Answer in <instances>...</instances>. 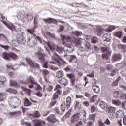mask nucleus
Listing matches in <instances>:
<instances>
[{
  "mask_svg": "<svg viewBox=\"0 0 126 126\" xmlns=\"http://www.w3.org/2000/svg\"><path fill=\"white\" fill-rule=\"evenodd\" d=\"M47 46L54 54L51 57V60L55 61L56 63H57L59 64V66L63 65L64 63H66L65 61H63V59L60 57V55H59V54L55 52V51H56L59 54H62V53H63V48L57 45H55L53 43H50L49 42L48 43Z\"/></svg>",
  "mask_w": 126,
  "mask_h": 126,
  "instance_id": "f257e3e1",
  "label": "nucleus"
},
{
  "mask_svg": "<svg viewBox=\"0 0 126 126\" xmlns=\"http://www.w3.org/2000/svg\"><path fill=\"white\" fill-rule=\"evenodd\" d=\"M60 37L62 41L63 45L65 47L63 49L64 53L66 54H70L71 53H72V52H73V46L71 44H67V43L71 41V37L67 35H61ZM64 41H67V43L65 42Z\"/></svg>",
  "mask_w": 126,
  "mask_h": 126,
  "instance_id": "f03ea898",
  "label": "nucleus"
},
{
  "mask_svg": "<svg viewBox=\"0 0 126 126\" xmlns=\"http://www.w3.org/2000/svg\"><path fill=\"white\" fill-rule=\"evenodd\" d=\"M17 18L19 19V20H21L22 22H27L29 21H32V14L28 13L25 14V12H18L17 15Z\"/></svg>",
  "mask_w": 126,
  "mask_h": 126,
  "instance_id": "7ed1b4c3",
  "label": "nucleus"
},
{
  "mask_svg": "<svg viewBox=\"0 0 126 126\" xmlns=\"http://www.w3.org/2000/svg\"><path fill=\"white\" fill-rule=\"evenodd\" d=\"M8 102L10 107L12 109H16L21 105V100L15 96L9 97Z\"/></svg>",
  "mask_w": 126,
  "mask_h": 126,
  "instance_id": "20e7f679",
  "label": "nucleus"
},
{
  "mask_svg": "<svg viewBox=\"0 0 126 126\" xmlns=\"http://www.w3.org/2000/svg\"><path fill=\"white\" fill-rule=\"evenodd\" d=\"M70 105H71V97L68 96L66 98V104L65 102H63L61 105V109L62 111V114H63L65 112V109L70 107Z\"/></svg>",
  "mask_w": 126,
  "mask_h": 126,
  "instance_id": "39448f33",
  "label": "nucleus"
},
{
  "mask_svg": "<svg viewBox=\"0 0 126 126\" xmlns=\"http://www.w3.org/2000/svg\"><path fill=\"white\" fill-rule=\"evenodd\" d=\"M2 57L4 60L9 61L10 59H13V60H16L18 56L14 53H8L6 52H4L2 54Z\"/></svg>",
  "mask_w": 126,
  "mask_h": 126,
  "instance_id": "423d86ee",
  "label": "nucleus"
},
{
  "mask_svg": "<svg viewBox=\"0 0 126 126\" xmlns=\"http://www.w3.org/2000/svg\"><path fill=\"white\" fill-rule=\"evenodd\" d=\"M79 49L81 52H88V51H90V44L89 43H84L83 46L79 48Z\"/></svg>",
  "mask_w": 126,
  "mask_h": 126,
  "instance_id": "0eeeda50",
  "label": "nucleus"
},
{
  "mask_svg": "<svg viewBox=\"0 0 126 126\" xmlns=\"http://www.w3.org/2000/svg\"><path fill=\"white\" fill-rule=\"evenodd\" d=\"M81 117V114L78 113L77 114H74L71 118L72 124H77V123L79 121V118Z\"/></svg>",
  "mask_w": 126,
  "mask_h": 126,
  "instance_id": "6e6552de",
  "label": "nucleus"
},
{
  "mask_svg": "<svg viewBox=\"0 0 126 126\" xmlns=\"http://www.w3.org/2000/svg\"><path fill=\"white\" fill-rule=\"evenodd\" d=\"M44 20L45 23H48L49 24H51V23H53V24H58V20L53 18H49L48 19H44Z\"/></svg>",
  "mask_w": 126,
  "mask_h": 126,
  "instance_id": "1a4fd4ad",
  "label": "nucleus"
},
{
  "mask_svg": "<svg viewBox=\"0 0 126 126\" xmlns=\"http://www.w3.org/2000/svg\"><path fill=\"white\" fill-rule=\"evenodd\" d=\"M104 31H106L105 29H102L101 28H97L94 31L95 33L97 36H101V35H103V33Z\"/></svg>",
  "mask_w": 126,
  "mask_h": 126,
  "instance_id": "9d476101",
  "label": "nucleus"
},
{
  "mask_svg": "<svg viewBox=\"0 0 126 126\" xmlns=\"http://www.w3.org/2000/svg\"><path fill=\"white\" fill-rule=\"evenodd\" d=\"M67 76L70 78L71 82V85L74 86L75 84V75L74 74H67Z\"/></svg>",
  "mask_w": 126,
  "mask_h": 126,
  "instance_id": "9b49d317",
  "label": "nucleus"
},
{
  "mask_svg": "<svg viewBox=\"0 0 126 126\" xmlns=\"http://www.w3.org/2000/svg\"><path fill=\"white\" fill-rule=\"evenodd\" d=\"M35 126H45V121H40L39 120H34L33 121Z\"/></svg>",
  "mask_w": 126,
  "mask_h": 126,
  "instance_id": "f8f14e48",
  "label": "nucleus"
},
{
  "mask_svg": "<svg viewBox=\"0 0 126 126\" xmlns=\"http://www.w3.org/2000/svg\"><path fill=\"white\" fill-rule=\"evenodd\" d=\"M47 120L49 123H52V124L57 122V119H56L55 115L54 114H51L50 116H48Z\"/></svg>",
  "mask_w": 126,
  "mask_h": 126,
  "instance_id": "ddd939ff",
  "label": "nucleus"
},
{
  "mask_svg": "<svg viewBox=\"0 0 126 126\" xmlns=\"http://www.w3.org/2000/svg\"><path fill=\"white\" fill-rule=\"evenodd\" d=\"M100 108H102L103 110H106L108 108V104L104 101L99 100L98 102Z\"/></svg>",
  "mask_w": 126,
  "mask_h": 126,
  "instance_id": "4468645a",
  "label": "nucleus"
},
{
  "mask_svg": "<svg viewBox=\"0 0 126 126\" xmlns=\"http://www.w3.org/2000/svg\"><path fill=\"white\" fill-rule=\"evenodd\" d=\"M2 22H3V23L6 25V26H7V27L10 29V30H14V29H15V27H14V25H13V24H12V23H9L8 24L7 23H6L5 21H1Z\"/></svg>",
  "mask_w": 126,
  "mask_h": 126,
  "instance_id": "2eb2a0df",
  "label": "nucleus"
},
{
  "mask_svg": "<svg viewBox=\"0 0 126 126\" xmlns=\"http://www.w3.org/2000/svg\"><path fill=\"white\" fill-rule=\"evenodd\" d=\"M110 37H111V33H107L104 34L102 36V40H104V43H106V42H108V41H111V39H110Z\"/></svg>",
  "mask_w": 126,
  "mask_h": 126,
  "instance_id": "dca6fc26",
  "label": "nucleus"
},
{
  "mask_svg": "<svg viewBox=\"0 0 126 126\" xmlns=\"http://www.w3.org/2000/svg\"><path fill=\"white\" fill-rule=\"evenodd\" d=\"M38 56L39 58V60L42 62H45L46 59H45V57H46V54L42 53L41 52H39L38 53Z\"/></svg>",
  "mask_w": 126,
  "mask_h": 126,
  "instance_id": "f3484780",
  "label": "nucleus"
},
{
  "mask_svg": "<svg viewBox=\"0 0 126 126\" xmlns=\"http://www.w3.org/2000/svg\"><path fill=\"white\" fill-rule=\"evenodd\" d=\"M59 82L60 84H61V85H63L64 87L67 85V80H66L65 78H63L59 80Z\"/></svg>",
  "mask_w": 126,
  "mask_h": 126,
  "instance_id": "a211bd4d",
  "label": "nucleus"
},
{
  "mask_svg": "<svg viewBox=\"0 0 126 126\" xmlns=\"http://www.w3.org/2000/svg\"><path fill=\"white\" fill-rule=\"evenodd\" d=\"M17 41L18 44H25V38H24L22 35L18 37L17 38Z\"/></svg>",
  "mask_w": 126,
  "mask_h": 126,
  "instance_id": "6ab92c4d",
  "label": "nucleus"
},
{
  "mask_svg": "<svg viewBox=\"0 0 126 126\" xmlns=\"http://www.w3.org/2000/svg\"><path fill=\"white\" fill-rule=\"evenodd\" d=\"M7 94L5 93H0V102H2L6 99Z\"/></svg>",
  "mask_w": 126,
  "mask_h": 126,
  "instance_id": "aec40b11",
  "label": "nucleus"
},
{
  "mask_svg": "<svg viewBox=\"0 0 126 126\" xmlns=\"http://www.w3.org/2000/svg\"><path fill=\"white\" fill-rule=\"evenodd\" d=\"M122 59V56L120 54H115L112 58V61L116 62L119 60Z\"/></svg>",
  "mask_w": 126,
  "mask_h": 126,
  "instance_id": "412c9836",
  "label": "nucleus"
},
{
  "mask_svg": "<svg viewBox=\"0 0 126 126\" xmlns=\"http://www.w3.org/2000/svg\"><path fill=\"white\" fill-rule=\"evenodd\" d=\"M101 51L104 53H107L108 55L110 56L111 55V52H110V47H103L101 48Z\"/></svg>",
  "mask_w": 126,
  "mask_h": 126,
  "instance_id": "4be33fe9",
  "label": "nucleus"
},
{
  "mask_svg": "<svg viewBox=\"0 0 126 126\" xmlns=\"http://www.w3.org/2000/svg\"><path fill=\"white\" fill-rule=\"evenodd\" d=\"M64 76V73L63 71H58L56 73V77L58 79L62 78Z\"/></svg>",
  "mask_w": 126,
  "mask_h": 126,
  "instance_id": "5701e85b",
  "label": "nucleus"
},
{
  "mask_svg": "<svg viewBox=\"0 0 126 126\" xmlns=\"http://www.w3.org/2000/svg\"><path fill=\"white\" fill-rule=\"evenodd\" d=\"M116 29V26L113 25L108 26V27L105 29V31L106 32H112L113 30H115Z\"/></svg>",
  "mask_w": 126,
  "mask_h": 126,
  "instance_id": "b1692460",
  "label": "nucleus"
},
{
  "mask_svg": "<svg viewBox=\"0 0 126 126\" xmlns=\"http://www.w3.org/2000/svg\"><path fill=\"white\" fill-rule=\"evenodd\" d=\"M78 5L79 6H76V7H79L80 8H81V7H88V6L85 5V4L83 3H74L73 4V5Z\"/></svg>",
  "mask_w": 126,
  "mask_h": 126,
  "instance_id": "393cba45",
  "label": "nucleus"
},
{
  "mask_svg": "<svg viewBox=\"0 0 126 126\" xmlns=\"http://www.w3.org/2000/svg\"><path fill=\"white\" fill-rule=\"evenodd\" d=\"M83 39L82 38H77L75 41V46H80L82 43Z\"/></svg>",
  "mask_w": 126,
  "mask_h": 126,
  "instance_id": "a878e982",
  "label": "nucleus"
},
{
  "mask_svg": "<svg viewBox=\"0 0 126 126\" xmlns=\"http://www.w3.org/2000/svg\"><path fill=\"white\" fill-rule=\"evenodd\" d=\"M92 89L95 93H99L100 92V88L98 86L94 85L92 86Z\"/></svg>",
  "mask_w": 126,
  "mask_h": 126,
  "instance_id": "bb28decb",
  "label": "nucleus"
},
{
  "mask_svg": "<svg viewBox=\"0 0 126 126\" xmlns=\"http://www.w3.org/2000/svg\"><path fill=\"white\" fill-rule=\"evenodd\" d=\"M116 115L118 118H122L124 117V112L122 110H119L117 111Z\"/></svg>",
  "mask_w": 126,
  "mask_h": 126,
  "instance_id": "cd10ccee",
  "label": "nucleus"
},
{
  "mask_svg": "<svg viewBox=\"0 0 126 126\" xmlns=\"http://www.w3.org/2000/svg\"><path fill=\"white\" fill-rule=\"evenodd\" d=\"M115 37H117L119 39H121L122 36H123V32L121 31H118L114 33Z\"/></svg>",
  "mask_w": 126,
  "mask_h": 126,
  "instance_id": "c85d7f7f",
  "label": "nucleus"
},
{
  "mask_svg": "<svg viewBox=\"0 0 126 126\" xmlns=\"http://www.w3.org/2000/svg\"><path fill=\"white\" fill-rule=\"evenodd\" d=\"M0 40L4 41V42H8V39H7V37H6V36H5V35L3 34H0Z\"/></svg>",
  "mask_w": 126,
  "mask_h": 126,
  "instance_id": "c756f323",
  "label": "nucleus"
},
{
  "mask_svg": "<svg viewBox=\"0 0 126 126\" xmlns=\"http://www.w3.org/2000/svg\"><path fill=\"white\" fill-rule=\"evenodd\" d=\"M72 34L76 36V37H78V36H81L82 35V32L78 31H74L72 32Z\"/></svg>",
  "mask_w": 126,
  "mask_h": 126,
  "instance_id": "7c9ffc66",
  "label": "nucleus"
},
{
  "mask_svg": "<svg viewBox=\"0 0 126 126\" xmlns=\"http://www.w3.org/2000/svg\"><path fill=\"white\" fill-rule=\"evenodd\" d=\"M22 89L24 92L27 93L28 96H30V93H31V91L29 89L26 88L25 87H22Z\"/></svg>",
  "mask_w": 126,
  "mask_h": 126,
  "instance_id": "2f4dec72",
  "label": "nucleus"
},
{
  "mask_svg": "<svg viewBox=\"0 0 126 126\" xmlns=\"http://www.w3.org/2000/svg\"><path fill=\"white\" fill-rule=\"evenodd\" d=\"M107 112L109 113H115V112H116V108L110 106L108 108Z\"/></svg>",
  "mask_w": 126,
  "mask_h": 126,
  "instance_id": "473e14b6",
  "label": "nucleus"
},
{
  "mask_svg": "<svg viewBox=\"0 0 126 126\" xmlns=\"http://www.w3.org/2000/svg\"><path fill=\"white\" fill-rule=\"evenodd\" d=\"M112 103L113 104V105H115L116 106H120L122 102L119 100H112Z\"/></svg>",
  "mask_w": 126,
  "mask_h": 126,
  "instance_id": "72a5a7b5",
  "label": "nucleus"
},
{
  "mask_svg": "<svg viewBox=\"0 0 126 126\" xmlns=\"http://www.w3.org/2000/svg\"><path fill=\"white\" fill-rule=\"evenodd\" d=\"M7 92H9V93H13V94H16L17 93V91L13 89H8L6 90Z\"/></svg>",
  "mask_w": 126,
  "mask_h": 126,
  "instance_id": "f704fd0d",
  "label": "nucleus"
},
{
  "mask_svg": "<svg viewBox=\"0 0 126 126\" xmlns=\"http://www.w3.org/2000/svg\"><path fill=\"white\" fill-rule=\"evenodd\" d=\"M98 95H94L90 98L91 103H95V101H96Z\"/></svg>",
  "mask_w": 126,
  "mask_h": 126,
  "instance_id": "c9c22d12",
  "label": "nucleus"
},
{
  "mask_svg": "<svg viewBox=\"0 0 126 126\" xmlns=\"http://www.w3.org/2000/svg\"><path fill=\"white\" fill-rule=\"evenodd\" d=\"M31 105V102L27 99L26 98L25 99V102H24V106L25 107H28L29 106H30Z\"/></svg>",
  "mask_w": 126,
  "mask_h": 126,
  "instance_id": "e433bc0d",
  "label": "nucleus"
},
{
  "mask_svg": "<svg viewBox=\"0 0 126 126\" xmlns=\"http://www.w3.org/2000/svg\"><path fill=\"white\" fill-rule=\"evenodd\" d=\"M26 61L28 64L30 65V66L32 67V59H31V58H27L26 59Z\"/></svg>",
  "mask_w": 126,
  "mask_h": 126,
  "instance_id": "4c0bfd02",
  "label": "nucleus"
},
{
  "mask_svg": "<svg viewBox=\"0 0 126 126\" xmlns=\"http://www.w3.org/2000/svg\"><path fill=\"white\" fill-rule=\"evenodd\" d=\"M75 60H77V57L75 55H70V60H69V63H71L73 62V61H75Z\"/></svg>",
  "mask_w": 126,
  "mask_h": 126,
  "instance_id": "58836bf2",
  "label": "nucleus"
},
{
  "mask_svg": "<svg viewBox=\"0 0 126 126\" xmlns=\"http://www.w3.org/2000/svg\"><path fill=\"white\" fill-rule=\"evenodd\" d=\"M32 84L36 85L37 87L36 88V89H37L38 90L42 89V87H41V86L37 83L36 82H35L34 80H32Z\"/></svg>",
  "mask_w": 126,
  "mask_h": 126,
  "instance_id": "ea45409f",
  "label": "nucleus"
},
{
  "mask_svg": "<svg viewBox=\"0 0 126 126\" xmlns=\"http://www.w3.org/2000/svg\"><path fill=\"white\" fill-rule=\"evenodd\" d=\"M6 81V78L4 76H1L0 77V84H2V83H4Z\"/></svg>",
  "mask_w": 126,
  "mask_h": 126,
  "instance_id": "a19ab883",
  "label": "nucleus"
},
{
  "mask_svg": "<svg viewBox=\"0 0 126 126\" xmlns=\"http://www.w3.org/2000/svg\"><path fill=\"white\" fill-rule=\"evenodd\" d=\"M61 89H62V87H61V86H60V85H57L56 86V88L55 89V90L56 91H57L59 94H62V92H61Z\"/></svg>",
  "mask_w": 126,
  "mask_h": 126,
  "instance_id": "79ce46f5",
  "label": "nucleus"
},
{
  "mask_svg": "<svg viewBox=\"0 0 126 126\" xmlns=\"http://www.w3.org/2000/svg\"><path fill=\"white\" fill-rule=\"evenodd\" d=\"M81 116H82V119L83 122H84V123H85V122H86V112H84L82 113H81Z\"/></svg>",
  "mask_w": 126,
  "mask_h": 126,
  "instance_id": "37998d69",
  "label": "nucleus"
},
{
  "mask_svg": "<svg viewBox=\"0 0 126 126\" xmlns=\"http://www.w3.org/2000/svg\"><path fill=\"white\" fill-rule=\"evenodd\" d=\"M92 42L93 43V44H96V43H97V42H98V37L94 36V37H93L92 39Z\"/></svg>",
  "mask_w": 126,
  "mask_h": 126,
  "instance_id": "c03bdc74",
  "label": "nucleus"
},
{
  "mask_svg": "<svg viewBox=\"0 0 126 126\" xmlns=\"http://www.w3.org/2000/svg\"><path fill=\"white\" fill-rule=\"evenodd\" d=\"M33 117L34 118H40L41 117V115H40V113H39L38 111H35L33 114L32 115Z\"/></svg>",
  "mask_w": 126,
  "mask_h": 126,
  "instance_id": "a18cd8bd",
  "label": "nucleus"
},
{
  "mask_svg": "<svg viewBox=\"0 0 126 126\" xmlns=\"http://www.w3.org/2000/svg\"><path fill=\"white\" fill-rule=\"evenodd\" d=\"M59 95H61V94H60L59 92L56 91V92L53 95L54 100H56V99L58 98V97H59Z\"/></svg>",
  "mask_w": 126,
  "mask_h": 126,
  "instance_id": "49530a36",
  "label": "nucleus"
},
{
  "mask_svg": "<svg viewBox=\"0 0 126 126\" xmlns=\"http://www.w3.org/2000/svg\"><path fill=\"white\" fill-rule=\"evenodd\" d=\"M96 117V114H94L92 115H91L89 116L90 118V120H91V121H92L93 122H95V118Z\"/></svg>",
  "mask_w": 126,
  "mask_h": 126,
  "instance_id": "de8ad7c7",
  "label": "nucleus"
},
{
  "mask_svg": "<svg viewBox=\"0 0 126 126\" xmlns=\"http://www.w3.org/2000/svg\"><path fill=\"white\" fill-rule=\"evenodd\" d=\"M47 36H49V37H51V38H52V39H56V35H55V34L53 33L48 32L47 33Z\"/></svg>",
  "mask_w": 126,
  "mask_h": 126,
  "instance_id": "09e8293b",
  "label": "nucleus"
},
{
  "mask_svg": "<svg viewBox=\"0 0 126 126\" xmlns=\"http://www.w3.org/2000/svg\"><path fill=\"white\" fill-rule=\"evenodd\" d=\"M32 67H33V68H39L40 67V65L36 63H32Z\"/></svg>",
  "mask_w": 126,
  "mask_h": 126,
  "instance_id": "8fccbe9b",
  "label": "nucleus"
},
{
  "mask_svg": "<svg viewBox=\"0 0 126 126\" xmlns=\"http://www.w3.org/2000/svg\"><path fill=\"white\" fill-rule=\"evenodd\" d=\"M110 42L111 41H108L105 42V40H103L102 44L104 45V46H110L111 44Z\"/></svg>",
  "mask_w": 126,
  "mask_h": 126,
  "instance_id": "3c124183",
  "label": "nucleus"
},
{
  "mask_svg": "<svg viewBox=\"0 0 126 126\" xmlns=\"http://www.w3.org/2000/svg\"><path fill=\"white\" fill-rule=\"evenodd\" d=\"M0 46H1V47L4 49V50H6V51H7V50H8V49L10 48V46L8 45H2L0 44Z\"/></svg>",
  "mask_w": 126,
  "mask_h": 126,
  "instance_id": "603ef678",
  "label": "nucleus"
},
{
  "mask_svg": "<svg viewBox=\"0 0 126 126\" xmlns=\"http://www.w3.org/2000/svg\"><path fill=\"white\" fill-rule=\"evenodd\" d=\"M10 86H17V83L14 81L11 80L10 82Z\"/></svg>",
  "mask_w": 126,
  "mask_h": 126,
  "instance_id": "864d4df0",
  "label": "nucleus"
},
{
  "mask_svg": "<svg viewBox=\"0 0 126 126\" xmlns=\"http://www.w3.org/2000/svg\"><path fill=\"white\" fill-rule=\"evenodd\" d=\"M119 80L120 78H118V79H117L115 81L113 82L112 84V86H117L118 85V83Z\"/></svg>",
  "mask_w": 126,
  "mask_h": 126,
  "instance_id": "5fc2aeb1",
  "label": "nucleus"
},
{
  "mask_svg": "<svg viewBox=\"0 0 126 126\" xmlns=\"http://www.w3.org/2000/svg\"><path fill=\"white\" fill-rule=\"evenodd\" d=\"M34 34V35H33ZM32 35H33L34 36V39H37L40 43H42V39L39 36H36V34L32 33Z\"/></svg>",
  "mask_w": 126,
  "mask_h": 126,
  "instance_id": "6e6d98bb",
  "label": "nucleus"
},
{
  "mask_svg": "<svg viewBox=\"0 0 126 126\" xmlns=\"http://www.w3.org/2000/svg\"><path fill=\"white\" fill-rule=\"evenodd\" d=\"M97 110L96 106H92L91 108V111L92 113L95 112V111Z\"/></svg>",
  "mask_w": 126,
  "mask_h": 126,
  "instance_id": "4d7b16f0",
  "label": "nucleus"
},
{
  "mask_svg": "<svg viewBox=\"0 0 126 126\" xmlns=\"http://www.w3.org/2000/svg\"><path fill=\"white\" fill-rule=\"evenodd\" d=\"M121 100H126V94H122L120 96Z\"/></svg>",
  "mask_w": 126,
  "mask_h": 126,
  "instance_id": "13d9d810",
  "label": "nucleus"
},
{
  "mask_svg": "<svg viewBox=\"0 0 126 126\" xmlns=\"http://www.w3.org/2000/svg\"><path fill=\"white\" fill-rule=\"evenodd\" d=\"M94 121H90L87 123L88 126H94Z\"/></svg>",
  "mask_w": 126,
  "mask_h": 126,
  "instance_id": "bf43d9fd",
  "label": "nucleus"
},
{
  "mask_svg": "<svg viewBox=\"0 0 126 126\" xmlns=\"http://www.w3.org/2000/svg\"><path fill=\"white\" fill-rule=\"evenodd\" d=\"M98 123L99 126H105V124L102 122V120H98Z\"/></svg>",
  "mask_w": 126,
  "mask_h": 126,
  "instance_id": "052dcab7",
  "label": "nucleus"
},
{
  "mask_svg": "<svg viewBox=\"0 0 126 126\" xmlns=\"http://www.w3.org/2000/svg\"><path fill=\"white\" fill-rule=\"evenodd\" d=\"M117 72H118V70L117 69L113 70L112 73L111 74V76H115Z\"/></svg>",
  "mask_w": 126,
  "mask_h": 126,
  "instance_id": "680f3d73",
  "label": "nucleus"
},
{
  "mask_svg": "<svg viewBox=\"0 0 126 126\" xmlns=\"http://www.w3.org/2000/svg\"><path fill=\"white\" fill-rule=\"evenodd\" d=\"M102 58L104 60H108L109 59V57L108 56V54H104L102 55Z\"/></svg>",
  "mask_w": 126,
  "mask_h": 126,
  "instance_id": "e2e57ef3",
  "label": "nucleus"
},
{
  "mask_svg": "<svg viewBox=\"0 0 126 126\" xmlns=\"http://www.w3.org/2000/svg\"><path fill=\"white\" fill-rule=\"evenodd\" d=\"M50 73V72L48 71L47 69L43 70V74L46 75H48Z\"/></svg>",
  "mask_w": 126,
  "mask_h": 126,
  "instance_id": "0e129e2a",
  "label": "nucleus"
},
{
  "mask_svg": "<svg viewBox=\"0 0 126 126\" xmlns=\"http://www.w3.org/2000/svg\"><path fill=\"white\" fill-rule=\"evenodd\" d=\"M123 122V125H124V126H126V115H125L124 116Z\"/></svg>",
  "mask_w": 126,
  "mask_h": 126,
  "instance_id": "69168bd1",
  "label": "nucleus"
},
{
  "mask_svg": "<svg viewBox=\"0 0 126 126\" xmlns=\"http://www.w3.org/2000/svg\"><path fill=\"white\" fill-rule=\"evenodd\" d=\"M36 95L37 97H42L43 96V94L40 92H39L36 94Z\"/></svg>",
  "mask_w": 126,
  "mask_h": 126,
  "instance_id": "338daca9",
  "label": "nucleus"
},
{
  "mask_svg": "<svg viewBox=\"0 0 126 126\" xmlns=\"http://www.w3.org/2000/svg\"><path fill=\"white\" fill-rule=\"evenodd\" d=\"M121 47L124 52H126V45H121Z\"/></svg>",
  "mask_w": 126,
  "mask_h": 126,
  "instance_id": "774afa93",
  "label": "nucleus"
}]
</instances>
